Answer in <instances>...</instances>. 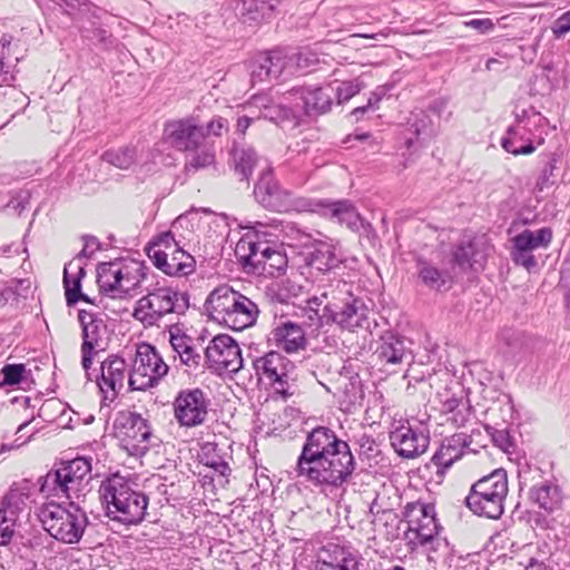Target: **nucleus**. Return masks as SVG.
<instances>
[{
  "label": "nucleus",
  "instance_id": "f257e3e1",
  "mask_svg": "<svg viewBox=\"0 0 570 570\" xmlns=\"http://www.w3.org/2000/svg\"><path fill=\"white\" fill-rule=\"evenodd\" d=\"M90 472V461L77 458L49 471L42 479L41 493L70 500L69 507L49 502L40 507L38 512L43 529L57 541L66 544L78 543L88 527L87 513L73 500L85 495Z\"/></svg>",
  "mask_w": 570,
  "mask_h": 570
},
{
  "label": "nucleus",
  "instance_id": "f03ea898",
  "mask_svg": "<svg viewBox=\"0 0 570 570\" xmlns=\"http://www.w3.org/2000/svg\"><path fill=\"white\" fill-rule=\"evenodd\" d=\"M356 466L350 445L330 428L317 426L306 436L294 471L322 489L340 488Z\"/></svg>",
  "mask_w": 570,
  "mask_h": 570
},
{
  "label": "nucleus",
  "instance_id": "7ed1b4c3",
  "mask_svg": "<svg viewBox=\"0 0 570 570\" xmlns=\"http://www.w3.org/2000/svg\"><path fill=\"white\" fill-rule=\"evenodd\" d=\"M99 494L111 520L131 525L145 519L149 498L125 478L118 474L108 478L101 483Z\"/></svg>",
  "mask_w": 570,
  "mask_h": 570
},
{
  "label": "nucleus",
  "instance_id": "20e7f679",
  "mask_svg": "<svg viewBox=\"0 0 570 570\" xmlns=\"http://www.w3.org/2000/svg\"><path fill=\"white\" fill-rule=\"evenodd\" d=\"M322 297L325 299L326 324L334 323L351 332L368 326L367 306L353 294L352 284L333 281L324 287Z\"/></svg>",
  "mask_w": 570,
  "mask_h": 570
},
{
  "label": "nucleus",
  "instance_id": "39448f33",
  "mask_svg": "<svg viewBox=\"0 0 570 570\" xmlns=\"http://www.w3.org/2000/svg\"><path fill=\"white\" fill-rule=\"evenodd\" d=\"M210 318L234 331H243L256 323L259 308L247 296L227 285L215 288L205 302Z\"/></svg>",
  "mask_w": 570,
  "mask_h": 570
},
{
  "label": "nucleus",
  "instance_id": "423d86ee",
  "mask_svg": "<svg viewBox=\"0 0 570 570\" xmlns=\"http://www.w3.org/2000/svg\"><path fill=\"white\" fill-rule=\"evenodd\" d=\"M235 255L244 268L257 274L277 276L287 267L286 255L269 242L262 240L257 233L247 232L236 243Z\"/></svg>",
  "mask_w": 570,
  "mask_h": 570
},
{
  "label": "nucleus",
  "instance_id": "0eeeda50",
  "mask_svg": "<svg viewBox=\"0 0 570 570\" xmlns=\"http://www.w3.org/2000/svg\"><path fill=\"white\" fill-rule=\"evenodd\" d=\"M508 492L507 472L498 469L471 487L465 504L476 515L499 519L503 514Z\"/></svg>",
  "mask_w": 570,
  "mask_h": 570
},
{
  "label": "nucleus",
  "instance_id": "6e6552de",
  "mask_svg": "<svg viewBox=\"0 0 570 570\" xmlns=\"http://www.w3.org/2000/svg\"><path fill=\"white\" fill-rule=\"evenodd\" d=\"M146 253L154 265L168 276H188L196 269V259L179 245L170 230L154 237Z\"/></svg>",
  "mask_w": 570,
  "mask_h": 570
},
{
  "label": "nucleus",
  "instance_id": "1a4fd4ad",
  "mask_svg": "<svg viewBox=\"0 0 570 570\" xmlns=\"http://www.w3.org/2000/svg\"><path fill=\"white\" fill-rule=\"evenodd\" d=\"M188 296L171 287H158L136 302L132 316L144 326H154L168 314H184Z\"/></svg>",
  "mask_w": 570,
  "mask_h": 570
},
{
  "label": "nucleus",
  "instance_id": "9d476101",
  "mask_svg": "<svg viewBox=\"0 0 570 570\" xmlns=\"http://www.w3.org/2000/svg\"><path fill=\"white\" fill-rule=\"evenodd\" d=\"M168 370L169 366L153 345L138 344L129 370V387L134 391L154 387L168 373Z\"/></svg>",
  "mask_w": 570,
  "mask_h": 570
},
{
  "label": "nucleus",
  "instance_id": "9b49d317",
  "mask_svg": "<svg viewBox=\"0 0 570 570\" xmlns=\"http://www.w3.org/2000/svg\"><path fill=\"white\" fill-rule=\"evenodd\" d=\"M114 429L120 448L129 455L140 458L149 450L151 431L147 420L140 414L120 412L115 420Z\"/></svg>",
  "mask_w": 570,
  "mask_h": 570
},
{
  "label": "nucleus",
  "instance_id": "f8f14e48",
  "mask_svg": "<svg viewBox=\"0 0 570 570\" xmlns=\"http://www.w3.org/2000/svg\"><path fill=\"white\" fill-rule=\"evenodd\" d=\"M78 321L81 326V365L88 373L95 355L107 347V325L98 314L80 309Z\"/></svg>",
  "mask_w": 570,
  "mask_h": 570
},
{
  "label": "nucleus",
  "instance_id": "ddd939ff",
  "mask_svg": "<svg viewBox=\"0 0 570 570\" xmlns=\"http://www.w3.org/2000/svg\"><path fill=\"white\" fill-rule=\"evenodd\" d=\"M208 367L217 373H236L242 368L243 358L236 341L229 335H217L205 350Z\"/></svg>",
  "mask_w": 570,
  "mask_h": 570
},
{
  "label": "nucleus",
  "instance_id": "4468645a",
  "mask_svg": "<svg viewBox=\"0 0 570 570\" xmlns=\"http://www.w3.org/2000/svg\"><path fill=\"white\" fill-rule=\"evenodd\" d=\"M164 134L168 142L179 151L196 150L206 139L204 126L193 116L166 122Z\"/></svg>",
  "mask_w": 570,
  "mask_h": 570
},
{
  "label": "nucleus",
  "instance_id": "2eb2a0df",
  "mask_svg": "<svg viewBox=\"0 0 570 570\" xmlns=\"http://www.w3.org/2000/svg\"><path fill=\"white\" fill-rule=\"evenodd\" d=\"M126 381L129 382V370L124 357L112 354L100 363L96 383L104 401H115Z\"/></svg>",
  "mask_w": 570,
  "mask_h": 570
},
{
  "label": "nucleus",
  "instance_id": "dca6fc26",
  "mask_svg": "<svg viewBox=\"0 0 570 570\" xmlns=\"http://www.w3.org/2000/svg\"><path fill=\"white\" fill-rule=\"evenodd\" d=\"M174 414L180 426L203 424L208 414V401L204 392L199 389L179 392L174 401Z\"/></svg>",
  "mask_w": 570,
  "mask_h": 570
},
{
  "label": "nucleus",
  "instance_id": "f3484780",
  "mask_svg": "<svg viewBox=\"0 0 570 570\" xmlns=\"http://www.w3.org/2000/svg\"><path fill=\"white\" fill-rule=\"evenodd\" d=\"M259 380H266L276 392L286 394L294 364L278 352H269L253 362Z\"/></svg>",
  "mask_w": 570,
  "mask_h": 570
},
{
  "label": "nucleus",
  "instance_id": "a211bd4d",
  "mask_svg": "<svg viewBox=\"0 0 570 570\" xmlns=\"http://www.w3.org/2000/svg\"><path fill=\"white\" fill-rule=\"evenodd\" d=\"M390 441L399 455L405 459H413L428 450L430 434L424 428H413L406 423L395 426L390 432Z\"/></svg>",
  "mask_w": 570,
  "mask_h": 570
},
{
  "label": "nucleus",
  "instance_id": "6ab92c4d",
  "mask_svg": "<svg viewBox=\"0 0 570 570\" xmlns=\"http://www.w3.org/2000/svg\"><path fill=\"white\" fill-rule=\"evenodd\" d=\"M29 487L17 485L3 498L0 508V546H7L14 533V525L19 514L27 507Z\"/></svg>",
  "mask_w": 570,
  "mask_h": 570
},
{
  "label": "nucleus",
  "instance_id": "aec40b11",
  "mask_svg": "<svg viewBox=\"0 0 570 570\" xmlns=\"http://www.w3.org/2000/svg\"><path fill=\"white\" fill-rule=\"evenodd\" d=\"M404 518L409 529L415 532L419 542H426L439 533V524L435 518V508L431 503L414 501L406 503Z\"/></svg>",
  "mask_w": 570,
  "mask_h": 570
},
{
  "label": "nucleus",
  "instance_id": "412c9836",
  "mask_svg": "<svg viewBox=\"0 0 570 570\" xmlns=\"http://www.w3.org/2000/svg\"><path fill=\"white\" fill-rule=\"evenodd\" d=\"M242 108L245 111L244 115L253 122L259 119H266L279 125L293 116L291 108H287L266 94L253 96Z\"/></svg>",
  "mask_w": 570,
  "mask_h": 570
},
{
  "label": "nucleus",
  "instance_id": "4be33fe9",
  "mask_svg": "<svg viewBox=\"0 0 570 570\" xmlns=\"http://www.w3.org/2000/svg\"><path fill=\"white\" fill-rule=\"evenodd\" d=\"M263 174L255 185L254 195L256 200L267 209L275 212H287L292 208V194L283 189L277 181L273 179L269 173Z\"/></svg>",
  "mask_w": 570,
  "mask_h": 570
},
{
  "label": "nucleus",
  "instance_id": "5701e85b",
  "mask_svg": "<svg viewBox=\"0 0 570 570\" xmlns=\"http://www.w3.org/2000/svg\"><path fill=\"white\" fill-rule=\"evenodd\" d=\"M286 55L273 50L257 55L249 63L252 85L277 79L286 70Z\"/></svg>",
  "mask_w": 570,
  "mask_h": 570
},
{
  "label": "nucleus",
  "instance_id": "b1692460",
  "mask_svg": "<svg viewBox=\"0 0 570 570\" xmlns=\"http://www.w3.org/2000/svg\"><path fill=\"white\" fill-rule=\"evenodd\" d=\"M289 96L302 101V107L309 116L325 114L331 109L334 90L331 86L294 88Z\"/></svg>",
  "mask_w": 570,
  "mask_h": 570
},
{
  "label": "nucleus",
  "instance_id": "393cba45",
  "mask_svg": "<svg viewBox=\"0 0 570 570\" xmlns=\"http://www.w3.org/2000/svg\"><path fill=\"white\" fill-rule=\"evenodd\" d=\"M271 340L279 350L288 354L303 351L307 345L305 330L291 321L276 325L271 332Z\"/></svg>",
  "mask_w": 570,
  "mask_h": 570
},
{
  "label": "nucleus",
  "instance_id": "a878e982",
  "mask_svg": "<svg viewBox=\"0 0 570 570\" xmlns=\"http://www.w3.org/2000/svg\"><path fill=\"white\" fill-rule=\"evenodd\" d=\"M490 247L485 238L474 237L461 240L453 250V262L461 268H474L481 266L489 255Z\"/></svg>",
  "mask_w": 570,
  "mask_h": 570
},
{
  "label": "nucleus",
  "instance_id": "bb28decb",
  "mask_svg": "<svg viewBox=\"0 0 570 570\" xmlns=\"http://www.w3.org/2000/svg\"><path fill=\"white\" fill-rule=\"evenodd\" d=\"M472 443V435L466 433H455L445 438L439 450L433 454L432 462L442 469H449L455 461L462 458L465 449Z\"/></svg>",
  "mask_w": 570,
  "mask_h": 570
},
{
  "label": "nucleus",
  "instance_id": "cd10ccee",
  "mask_svg": "<svg viewBox=\"0 0 570 570\" xmlns=\"http://www.w3.org/2000/svg\"><path fill=\"white\" fill-rule=\"evenodd\" d=\"M529 498L533 503L549 512L559 509L562 502L561 490L551 480L532 484L529 490Z\"/></svg>",
  "mask_w": 570,
  "mask_h": 570
},
{
  "label": "nucleus",
  "instance_id": "c85d7f7f",
  "mask_svg": "<svg viewBox=\"0 0 570 570\" xmlns=\"http://www.w3.org/2000/svg\"><path fill=\"white\" fill-rule=\"evenodd\" d=\"M501 146L505 151L515 156L530 155L535 150L525 126L521 124L508 128L505 136L501 139Z\"/></svg>",
  "mask_w": 570,
  "mask_h": 570
},
{
  "label": "nucleus",
  "instance_id": "c756f323",
  "mask_svg": "<svg viewBox=\"0 0 570 570\" xmlns=\"http://www.w3.org/2000/svg\"><path fill=\"white\" fill-rule=\"evenodd\" d=\"M85 276L82 266L76 263H68L63 269V285L66 289L67 304L73 305L79 299L91 303L90 298L80 292L81 278Z\"/></svg>",
  "mask_w": 570,
  "mask_h": 570
},
{
  "label": "nucleus",
  "instance_id": "7c9ffc66",
  "mask_svg": "<svg viewBox=\"0 0 570 570\" xmlns=\"http://www.w3.org/2000/svg\"><path fill=\"white\" fill-rule=\"evenodd\" d=\"M551 240L552 230L549 227H542L537 230H522L512 238V244L519 249L533 252L538 248H547Z\"/></svg>",
  "mask_w": 570,
  "mask_h": 570
},
{
  "label": "nucleus",
  "instance_id": "2f4dec72",
  "mask_svg": "<svg viewBox=\"0 0 570 570\" xmlns=\"http://www.w3.org/2000/svg\"><path fill=\"white\" fill-rule=\"evenodd\" d=\"M417 277L421 283L433 291H440L450 281L446 271L439 269L431 262L419 257L416 259Z\"/></svg>",
  "mask_w": 570,
  "mask_h": 570
},
{
  "label": "nucleus",
  "instance_id": "473e14b6",
  "mask_svg": "<svg viewBox=\"0 0 570 570\" xmlns=\"http://www.w3.org/2000/svg\"><path fill=\"white\" fill-rule=\"evenodd\" d=\"M122 265L119 262L102 263L97 268V283L104 293H118L122 278Z\"/></svg>",
  "mask_w": 570,
  "mask_h": 570
},
{
  "label": "nucleus",
  "instance_id": "72a5a7b5",
  "mask_svg": "<svg viewBox=\"0 0 570 570\" xmlns=\"http://www.w3.org/2000/svg\"><path fill=\"white\" fill-rule=\"evenodd\" d=\"M342 263L337 247L330 243H320L311 255V265L322 272L337 267Z\"/></svg>",
  "mask_w": 570,
  "mask_h": 570
},
{
  "label": "nucleus",
  "instance_id": "f704fd0d",
  "mask_svg": "<svg viewBox=\"0 0 570 570\" xmlns=\"http://www.w3.org/2000/svg\"><path fill=\"white\" fill-rule=\"evenodd\" d=\"M232 159L236 174L240 176L242 180L248 181L253 168L258 163V157L252 147H234L232 150Z\"/></svg>",
  "mask_w": 570,
  "mask_h": 570
},
{
  "label": "nucleus",
  "instance_id": "c9c22d12",
  "mask_svg": "<svg viewBox=\"0 0 570 570\" xmlns=\"http://www.w3.org/2000/svg\"><path fill=\"white\" fill-rule=\"evenodd\" d=\"M330 213L332 218L342 225H346L351 230L356 232L363 225V220L355 207L346 200L333 203L330 206Z\"/></svg>",
  "mask_w": 570,
  "mask_h": 570
},
{
  "label": "nucleus",
  "instance_id": "e433bc0d",
  "mask_svg": "<svg viewBox=\"0 0 570 570\" xmlns=\"http://www.w3.org/2000/svg\"><path fill=\"white\" fill-rule=\"evenodd\" d=\"M377 354L385 364H400L409 356L403 341L393 335L384 338Z\"/></svg>",
  "mask_w": 570,
  "mask_h": 570
},
{
  "label": "nucleus",
  "instance_id": "4c0bfd02",
  "mask_svg": "<svg viewBox=\"0 0 570 570\" xmlns=\"http://www.w3.org/2000/svg\"><path fill=\"white\" fill-rule=\"evenodd\" d=\"M410 131L416 137V141L425 142L434 138L438 134L433 120L424 111L412 114L410 119Z\"/></svg>",
  "mask_w": 570,
  "mask_h": 570
},
{
  "label": "nucleus",
  "instance_id": "58836bf2",
  "mask_svg": "<svg viewBox=\"0 0 570 570\" xmlns=\"http://www.w3.org/2000/svg\"><path fill=\"white\" fill-rule=\"evenodd\" d=\"M421 546L426 547L428 560L433 563L448 564L450 562V547L446 539L434 534L431 540L426 542H419Z\"/></svg>",
  "mask_w": 570,
  "mask_h": 570
},
{
  "label": "nucleus",
  "instance_id": "ea45409f",
  "mask_svg": "<svg viewBox=\"0 0 570 570\" xmlns=\"http://www.w3.org/2000/svg\"><path fill=\"white\" fill-rule=\"evenodd\" d=\"M323 303H325V299L322 297V294L307 301L302 315L305 318L304 325L306 327L317 330L326 324L325 311L323 309V314H320V307Z\"/></svg>",
  "mask_w": 570,
  "mask_h": 570
},
{
  "label": "nucleus",
  "instance_id": "a19ab883",
  "mask_svg": "<svg viewBox=\"0 0 570 570\" xmlns=\"http://www.w3.org/2000/svg\"><path fill=\"white\" fill-rule=\"evenodd\" d=\"M275 6H265L259 0H242L237 7L238 14L245 22H258L267 13L274 10Z\"/></svg>",
  "mask_w": 570,
  "mask_h": 570
},
{
  "label": "nucleus",
  "instance_id": "79ce46f5",
  "mask_svg": "<svg viewBox=\"0 0 570 570\" xmlns=\"http://www.w3.org/2000/svg\"><path fill=\"white\" fill-rule=\"evenodd\" d=\"M102 159L119 169H128L136 161V149L129 146L109 149L104 153Z\"/></svg>",
  "mask_w": 570,
  "mask_h": 570
},
{
  "label": "nucleus",
  "instance_id": "37998d69",
  "mask_svg": "<svg viewBox=\"0 0 570 570\" xmlns=\"http://www.w3.org/2000/svg\"><path fill=\"white\" fill-rule=\"evenodd\" d=\"M190 151L191 154L185 163V170L187 173L208 168L215 164L216 155L213 148L204 146Z\"/></svg>",
  "mask_w": 570,
  "mask_h": 570
},
{
  "label": "nucleus",
  "instance_id": "c03bdc74",
  "mask_svg": "<svg viewBox=\"0 0 570 570\" xmlns=\"http://www.w3.org/2000/svg\"><path fill=\"white\" fill-rule=\"evenodd\" d=\"M122 278L119 282L118 293L129 294L139 287L145 275L142 273V266L134 263L131 265H122Z\"/></svg>",
  "mask_w": 570,
  "mask_h": 570
},
{
  "label": "nucleus",
  "instance_id": "a18cd8bd",
  "mask_svg": "<svg viewBox=\"0 0 570 570\" xmlns=\"http://www.w3.org/2000/svg\"><path fill=\"white\" fill-rule=\"evenodd\" d=\"M318 56L311 49L304 48L292 56L286 55V69L289 72L306 70L318 62Z\"/></svg>",
  "mask_w": 570,
  "mask_h": 570
},
{
  "label": "nucleus",
  "instance_id": "49530a36",
  "mask_svg": "<svg viewBox=\"0 0 570 570\" xmlns=\"http://www.w3.org/2000/svg\"><path fill=\"white\" fill-rule=\"evenodd\" d=\"M316 570H358V561L352 554L341 551L340 557L334 560H320Z\"/></svg>",
  "mask_w": 570,
  "mask_h": 570
},
{
  "label": "nucleus",
  "instance_id": "de8ad7c7",
  "mask_svg": "<svg viewBox=\"0 0 570 570\" xmlns=\"http://www.w3.org/2000/svg\"><path fill=\"white\" fill-rule=\"evenodd\" d=\"M328 86L334 90V97H336L338 104L347 101L362 89V85L357 80L334 81Z\"/></svg>",
  "mask_w": 570,
  "mask_h": 570
},
{
  "label": "nucleus",
  "instance_id": "09e8293b",
  "mask_svg": "<svg viewBox=\"0 0 570 570\" xmlns=\"http://www.w3.org/2000/svg\"><path fill=\"white\" fill-rule=\"evenodd\" d=\"M169 342L173 351L178 356L179 354L188 351L189 346L193 344V338L181 333L178 326H173L169 330Z\"/></svg>",
  "mask_w": 570,
  "mask_h": 570
},
{
  "label": "nucleus",
  "instance_id": "8fccbe9b",
  "mask_svg": "<svg viewBox=\"0 0 570 570\" xmlns=\"http://www.w3.org/2000/svg\"><path fill=\"white\" fill-rule=\"evenodd\" d=\"M557 169V160L554 158L550 159L548 164L542 168L535 189L538 191H543L546 188L551 187L556 183L554 170Z\"/></svg>",
  "mask_w": 570,
  "mask_h": 570
},
{
  "label": "nucleus",
  "instance_id": "3c124183",
  "mask_svg": "<svg viewBox=\"0 0 570 570\" xmlns=\"http://www.w3.org/2000/svg\"><path fill=\"white\" fill-rule=\"evenodd\" d=\"M26 372L24 364H7L2 367L3 384L14 385L21 382L23 373Z\"/></svg>",
  "mask_w": 570,
  "mask_h": 570
},
{
  "label": "nucleus",
  "instance_id": "603ef678",
  "mask_svg": "<svg viewBox=\"0 0 570 570\" xmlns=\"http://www.w3.org/2000/svg\"><path fill=\"white\" fill-rule=\"evenodd\" d=\"M511 258L514 264L523 266L528 271H531L537 266V259L533 256L532 252L519 249L515 246H512Z\"/></svg>",
  "mask_w": 570,
  "mask_h": 570
},
{
  "label": "nucleus",
  "instance_id": "864d4df0",
  "mask_svg": "<svg viewBox=\"0 0 570 570\" xmlns=\"http://www.w3.org/2000/svg\"><path fill=\"white\" fill-rule=\"evenodd\" d=\"M206 138L208 137H220L224 132L228 131V121L216 116L204 126Z\"/></svg>",
  "mask_w": 570,
  "mask_h": 570
},
{
  "label": "nucleus",
  "instance_id": "5fc2aeb1",
  "mask_svg": "<svg viewBox=\"0 0 570 570\" xmlns=\"http://www.w3.org/2000/svg\"><path fill=\"white\" fill-rule=\"evenodd\" d=\"M488 433L491 435L493 443L504 452H509L512 448V441L507 430H498L487 428Z\"/></svg>",
  "mask_w": 570,
  "mask_h": 570
},
{
  "label": "nucleus",
  "instance_id": "6e6d98bb",
  "mask_svg": "<svg viewBox=\"0 0 570 570\" xmlns=\"http://www.w3.org/2000/svg\"><path fill=\"white\" fill-rule=\"evenodd\" d=\"M551 30L557 38H561L570 32V10L553 22Z\"/></svg>",
  "mask_w": 570,
  "mask_h": 570
},
{
  "label": "nucleus",
  "instance_id": "4d7b16f0",
  "mask_svg": "<svg viewBox=\"0 0 570 570\" xmlns=\"http://www.w3.org/2000/svg\"><path fill=\"white\" fill-rule=\"evenodd\" d=\"M181 364L186 365L189 368H197L202 361V355L195 350L194 344H191L188 351L178 355Z\"/></svg>",
  "mask_w": 570,
  "mask_h": 570
},
{
  "label": "nucleus",
  "instance_id": "13d9d810",
  "mask_svg": "<svg viewBox=\"0 0 570 570\" xmlns=\"http://www.w3.org/2000/svg\"><path fill=\"white\" fill-rule=\"evenodd\" d=\"M466 27L473 28L481 33H488L494 29V23L491 19H472L465 22Z\"/></svg>",
  "mask_w": 570,
  "mask_h": 570
},
{
  "label": "nucleus",
  "instance_id": "bf43d9fd",
  "mask_svg": "<svg viewBox=\"0 0 570 570\" xmlns=\"http://www.w3.org/2000/svg\"><path fill=\"white\" fill-rule=\"evenodd\" d=\"M344 394L350 403H354L361 395L360 381L357 379L351 380L350 384L344 387Z\"/></svg>",
  "mask_w": 570,
  "mask_h": 570
},
{
  "label": "nucleus",
  "instance_id": "052dcab7",
  "mask_svg": "<svg viewBox=\"0 0 570 570\" xmlns=\"http://www.w3.org/2000/svg\"><path fill=\"white\" fill-rule=\"evenodd\" d=\"M383 95H384V90L383 89H379L376 91H373L371 94V97L368 98L367 106L355 108L353 110V115L357 116L358 114H364L367 108L376 106L380 102V100L382 99Z\"/></svg>",
  "mask_w": 570,
  "mask_h": 570
},
{
  "label": "nucleus",
  "instance_id": "680f3d73",
  "mask_svg": "<svg viewBox=\"0 0 570 570\" xmlns=\"http://www.w3.org/2000/svg\"><path fill=\"white\" fill-rule=\"evenodd\" d=\"M357 38L380 40L381 38H386V35L383 33V32H379V33H354V35L348 36L346 39H344V41L346 42L345 45L347 47H356L355 40Z\"/></svg>",
  "mask_w": 570,
  "mask_h": 570
},
{
  "label": "nucleus",
  "instance_id": "e2e57ef3",
  "mask_svg": "<svg viewBox=\"0 0 570 570\" xmlns=\"http://www.w3.org/2000/svg\"><path fill=\"white\" fill-rule=\"evenodd\" d=\"M561 282L568 288L567 301L570 303V256L562 264Z\"/></svg>",
  "mask_w": 570,
  "mask_h": 570
},
{
  "label": "nucleus",
  "instance_id": "0e129e2a",
  "mask_svg": "<svg viewBox=\"0 0 570 570\" xmlns=\"http://www.w3.org/2000/svg\"><path fill=\"white\" fill-rule=\"evenodd\" d=\"M206 464L208 466L213 468L215 471H217L222 475H228L230 472L229 465L224 461L213 460V461H208Z\"/></svg>",
  "mask_w": 570,
  "mask_h": 570
},
{
  "label": "nucleus",
  "instance_id": "69168bd1",
  "mask_svg": "<svg viewBox=\"0 0 570 570\" xmlns=\"http://www.w3.org/2000/svg\"><path fill=\"white\" fill-rule=\"evenodd\" d=\"M253 124V121L246 117L245 115L243 116H239L238 119H237V125H236V130L239 132V134H245V131L247 130V128Z\"/></svg>",
  "mask_w": 570,
  "mask_h": 570
},
{
  "label": "nucleus",
  "instance_id": "338daca9",
  "mask_svg": "<svg viewBox=\"0 0 570 570\" xmlns=\"http://www.w3.org/2000/svg\"><path fill=\"white\" fill-rule=\"evenodd\" d=\"M11 294H12L11 288H9V287L0 288V305L4 304Z\"/></svg>",
  "mask_w": 570,
  "mask_h": 570
},
{
  "label": "nucleus",
  "instance_id": "774afa93",
  "mask_svg": "<svg viewBox=\"0 0 570 570\" xmlns=\"http://www.w3.org/2000/svg\"><path fill=\"white\" fill-rule=\"evenodd\" d=\"M522 570H546L542 563L531 562L528 567Z\"/></svg>",
  "mask_w": 570,
  "mask_h": 570
}]
</instances>
